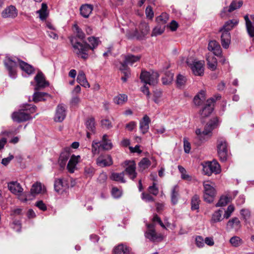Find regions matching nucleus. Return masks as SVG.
I'll list each match as a JSON object with an SVG mask.
<instances>
[{
  "label": "nucleus",
  "mask_w": 254,
  "mask_h": 254,
  "mask_svg": "<svg viewBox=\"0 0 254 254\" xmlns=\"http://www.w3.org/2000/svg\"><path fill=\"white\" fill-rule=\"evenodd\" d=\"M230 243L233 247H237L242 244L243 241L240 237L234 236L230 239Z\"/></svg>",
  "instance_id": "603ef678"
},
{
  "label": "nucleus",
  "mask_w": 254,
  "mask_h": 254,
  "mask_svg": "<svg viewBox=\"0 0 254 254\" xmlns=\"http://www.w3.org/2000/svg\"><path fill=\"white\" fill-rule=\"evenodd\" d=\"M147 227L148 229L145 233V236L147 239L151 241L154 242L160 238L154 229V225L153 224H147Z\"/></svg>",
  "instance_id": "a211bd4d"
},
{
  "label": "nucleus",
  "mask_w": 254,
  "mask_h": 254,
  "mask_svg": "<svg viewBox=\"0 0 254 254\" xmlns=\"http://www.w3.org/2000/svg\"><path fill=\"white\" fill-rule=\"evenodd\" d=\"M195 244L198 248H202L204 246V241L201 236H197L195 238Z\"/></svg>",
  "instance_id": "680f3d73"
},
{
  "label": "nucleus",
  "mask_w": 254,
  "mask_h": 254,
  "mask_svg": "<svg viewBox=\"0 0 254 254\" xmlns=\"http://www.w3.org/2000/svg\"><path fill=\"white\" fill-rule=\"evenodd\" d=\"M70 150V148L66 147L61 153L59 159V164L62 168L65 166L67 161L71 157Z\"/></svg>",
  "instance_id": "412c9836"
},
{
  "label": "nucleus",
  "mask_w": 254,
  "mask_h": 254,
  "mask_svg": "<svg viewBox=\"0 0 254 254\" xmlns=\"http://www.w3.org/2000/svg\"><path fill=\"white\" fill-rule=\"evenodd\" d=\"M230 201V197L227 195H222L220 197L218 202L216 204V207L225 206Z\"/></svg>",
  "instance_id": "c03bdc74"
},
{
  "label": "nucleus",
  "mask_w": 254,
  "mask_h": 254,
  "mask_svg": "<svg viewBox=\"0 0 254 254\" xmlns=\"http://www.w3.org/2000/svg\"><path fill=\"white\" fill-rule=\"evenodd\" d=\"M151 121L149 117L145 115L139 123V128L143 134L146 133L149 128V124Z\"/></svg>",
  "instance_id": "393cba45"
},
{
  "label": "nucleus",
  "mask_w": 254,
  "mask_h": 254,
  "mask_svg": "<svg viewBox=\"0 0 254 254\" xmlns=\"http://www.w3.org/2000/svg\"><path fill=\"white\" fill-rule=\"evenodd\" d=\"M166 25H161L157 23V25L153 29L152 36H156L161 35L165 30Z\"/></svg>",
  "instance_id": "79ce46f5"
},
{
  "label": "nucleus",
  "mask_w": 254,
  "mask_h": 254,
  "mask_svg": "<svg viewBox=\"0 0 254 254\" xmlns=\"http://www.w3.org/2000/svg\"><path fill=\"white\" fill-rule=\"evenodd\" d=\"M92 10L93 5L89 4L82 5L80 8L81 15L85 18L88 17Z\"/></svg>",
  "instance_id": "cd10ccee"
},
{
  "label": "nucleus",
  "mask_w": 254,
  "mask_h": 254,
  "mask_svg": "<svg viewBox=\"0 0 254 254\" xmlns=\"http://www.w3.org/2000/svg\"><path fill=\"white\" fill-rule=\"evenodd\" d=\"M179 187L178 186H175L172 190L171 193V201L172 203L175 205L178 202V196H179Z\"/></svg>",
  "instance_id": "58836bf2"
},
{
  "label": "nucleus",
  "mask_w": 254,
  "mask_h": 254,
  "mask_svg": "<svg viewBox=\"0 0 254 254\" xmlns=\"http://www.w3.org/2000/svg\"><path fill=\"white\" fill-rule=\"evenodd\" d=\"M206 61L208 67L210 70L213 71L216 69L217 60L216 58L208 55L207 56Z\"/></svg>",
  "instance_id": "2f4dec72"
},
{
  "label": "nucleus",
  "mask_w": 254,
  "mask_h": 254,
  "mask_svg": "<svg viewBox=\"0 0 254 254\" xmlns=\"http://www.w3.org/2000/svg\"><path fill=\"white\" fill-rule=\"evenodd\" d=\"M202 165L203 173L208 176L213 173L216 174L220 172V166L216 161L205 162Z\"/></svg>",
  "instance_id": "1a4fd4ad"
},
{
  "label": "nucleus",
  "mask_w": 254,
  "mask_h": 254,
  "mask_svg": "<svg viewBox=\"0 0 254 254\" xmlns=\"http://www.w3.org/2000/svg\"><path fill=\"white\" fill-rule=\"evenodd\" d=\"M64 186V183L62 179H58L55 180L54 183L55 190L57 192H59Z\"/></svg>",
  "instance_id": "864d4df0"
},
{
  "label": "nucleus",
  "mask_w": 254,
  "mask_h": 254,
  "mask_svg": "<svg viewBox=\"0 0 254 254\" xmlns=\"http://www.w3.org/2000/svg\"><path fill=\"white\" fill-rule=\"evenodd\" d=\"M141 198L146 202H153L154 201V198L150 194L145 192L142 193Z\"/></svg>",
  "instance_id": "4d7b16f0"
},
{
  "label": "nucleus",
  "mask_w": 254,
  "mask_h": 254,
  "mask_svg": "<svg viewBox=\"0 0 254 254\" xmlns=\"http://www.w3.org/2000/svg\"><path fill=\"white\" fill-rule=\"evenodd\" d=\"M124 175L125 173L124 172L120 173H113L112 174L110 178L113 181L125 183H126V180L124 179Z\"/></svg>",
  "instance_id": "e433bc0d"
},
{
  "label": "nucleus",
  "mask_w": 254,
  "mask_h": 254,
  "mask_svg": "<svg viewBox=\"0 0 254 254\" xmlns=\"http://www.w3.org/2000/svg\"><path fill=\"white\" fill-rule=\"evenodd\" d=\"M35 80L36 82V85L35 87L36 90H38L40 88H44L49 86L48 82L45 80L44 76L41 72L37 73L35 77Z\"/></svg>",
  "instance_id": "f3484780"
},
{
  "label": "nucleus",
  "mask_w": 254,
  "mask_h": 254,
  "mask_svg": "<svg viewBox=\"0 0 254 254\" xmlns=\"http://www.w3.org/2000/svg\"><path fill=\"white\" fill-rule=\"evenodd\" d=\"M86 126L87 128L93 132H94L95 130V119L93 117H91L89 118L86 122Z\"/></svg>",
  "instance_id": "37998d69"
},
{
  "label": "nucleus",
  "mask_w": 254,
  "mask_h": 254,
  "mask_svg": "<svg viewBox=\"0 0 254 254\" xmlns=\"http://www.w3.org/2000/svg\"><path fill=\"white\" fill-rule=\"evenodd\" d=\"M168 18V15L166 13H163L156 18V21L159 24L166 25V23L167 22Z\"/></svg>",
  "instance_id": "09e8293b"
},
{
  "label": "nucleus",
  "mask_w": 254,
  "mask_h": 254,
  "mask_svg": "<svg viewBox=\"0 0 254 254\" xmlns=\"http://www.w3.org/2000/svg\"><path fill=\"white\" fill-rule=\"evenodd\" d=\"M208 49L209 51L212 52L216 56H221L222 49L220 44L216 41H210L208 43Z\"/></svg>",
  "instance_id": "aec40b11"
},
{
  "label": "nucleus",
  "mask_w": 254,
  "mask_h": 254,
  "mask_svg": "<svg viewBox=\"0 0 254 254\" xmlns=\"http://www.w3.org/2000/svg\"><path fill=\"white\" fill-rule=\"evenodd\" d=\"M184 147L185 152L189 153L190 150V144L186 138H184Z\"/></svg>",
  "instance_id": "69168bd1"
},
{
  "label": "nucleus",
  "mask_w": 254,
  "mask_h": 254,
  "mask_svg": "<svg viewBox=\"0 0 254 254\" xmlns=\"http://www.w3.org/2000/svg\"><path fill=\"white\" fill-rule=\"evenodd\" d=\"M96 163L100 167H106L112 164V157L109 155H101L96 160Z\"/></svg>",
  "instance_id": "6ab92c4d"
},
{
  "label": "nucleus",
  "mask_w": 254,
  "mask_h": 254,
  "mask_svg": "<svg viewBox=\"0 0 254 254\" xmlns=\"http://www.w3.org/2000/svg\"><path fill=\"white\" fill-rule=\"evenodd\" d=\"M243 5V1H239L237 2L236 1L233 0L230 4L229 7H225L223 8L222 11L221 13V15L222 17L225 16L227 14V12H231L239 8Z\"/></svg>",
  "instance_id": "4be33fe9"
},
{
  "label": "nucleus",
  "mask_w": 254,
  "mask_h": 254,
  "mask_svg": "<svg viewBox=\"0 0 254 254\" xmlns=\"http://www.w3.org/2000/svg\"><path fill=\"white\" fill-rule=\"evenodd\" d=\"M241 214L245 221L248 220L251 216L250 211L248 209H243L241 210Z\"/></svg>",
  "instance_id": "e2e57ef3"
},
{
  "label": "nucleus",
  "mask_w": 254,
  "mask_h": 254,
  "mask_svg": "<svg viewBox=\"0 0 254 254\" xmlns=\"http://www.w3.org/2000/svg\"><path fill=\"white\" fill-rule=\"evenodd\" d=\"M1 14L4 18H14L17 16L18 11L14 6L11 5L4 8Z\"/></svg>",
  "instance_id": "dca6fc26"
},
{
  "label": "nucleus",
  "mask_w": 254,
  "mask_h": 254,
  "mask_svg": "<svg viewBox=\"0 0 254 254\" xmlns=\"http://www.w3.org/2000/svg\"><path fill=\"white\" fill-rule=\"evenodd\" d=\"M35 106L24 104L20 110L12 113L11 115L12 119L14 122L17 123L27 121L31 119L30 114L35 112Z\"/></svg>",
  "instance_id": "20e7f679"
},
{
  "label": "nucleus",
  "mask_w": 254,
  "mask_h": 254,
  "mask_svg": "<svg viewBox=\"0 0 254 254\" xmlns=\"http://www.w3.org/2000/svg\"><path fill=\"white\" fill-rule=\"evenodd\" d=\"M246 21V25L247 32L251 37H254V27L249 18L248 15H246L244 16Z\"/></svg>",
  "instance_id": "72a5a7b5"
},
{
  "label": "nucleus",
  "mask_w": 254,
  "mask_h": 254,
  "mask_svg": "<svg viewBox=\"0 0 254 254\" xmlns=\"http://www.w3.org/2000/svg\"><path fill=\"white\" fill-rule=\"evenodd\" d=\"M187 64L190 67L193 74L195 75L202 76L203 75V61H193L192 64H189V62H187Z\"/></svg>",
  "instance_id": "ddd939ff"
},
{
  "label": "nucleus",
  "mask_w": 254,
  "mask_h": 254,
  "mask_svg": "<svg viewBox=\"0 0 254 254\" xmlns=\"http://www.w3.org/2000/svg\"><path fill=\"white\" fill-rule=\"evenodd\" d=\"M139 30L140 31L141 34H139L138 32L136 30L134 32V37H136L137 39H141L142 37H144L146 35L149 31L150 28L148 24L143 22H141L139 26Z\"/></svg>",
  "instance_id": "b1692460"
},
{
  "label": "nucleus",
  "mask_w": 254,
  "mask_h": 254,
  "mask_svg": "<svg viewBox=\"0 0 254 254\" xmlns=\"http://www.w3.org/2000/svg\"><path fill=\"white\" fill-rule=\"evenodd\" d=\"M89 44L86 42L84 44L78 42H74V38L70 39V42L74 49V52L79 57L83 59H86L88 57V51L89 50H94L100 44V41L99 38L90 37L88 38Z\"/></svg>",
  "instance_id": "f257e3e1"
},
{
  "label": "nucleus",
  "mask_w": 254,
  "mask_h": 254,
  "mask_svg": "<svg viewBox=\"0 0 254 254\" xmlns=\"http://www.w3.org/2000/svg\"><path fill=\"white\" fill-rule=\"evenodd\" d=\"M94 173L95 169L93 167L91 166H88L85 167L84 173L87 177H91L92 176H93Z\"/></svg>",
  "instance_id": "5fc2aeb1"
},
{
  "label": "nucleus",
  "mask_w": 254,
  "mask_h": 254,
  "mask_svg": "<svg viewBox=\"0 0 254 254\" xmlns=\"http://www.w3.org/2000/svg\"><path fill=\"white\" fill-rule=\"evenodd\" d=\"M219 125L218 119L217 117L211 119L205 125L204 130L201 131L200 128L195 130L197 139L199 140L197 145H199L202 142L207 140L212 136V130L218 127Z\"/></svg>",
  "instance_id": "f03ea898"
},
{
  "label": "nucleus",
  "mask_w": 254,
  "mask_h": 254,
  "mask_svg": "<svg viewBox=\"0 0 254 254\" xmlns=\"http://www.w3.org/2000/svg\"><path fill=\"white\" fill-rule=\"evenodd\" d=\"M80 99L78 96H73L70 101V105L72 107H76L80 103Z\"/></svg>",
  "instance_id": "338daca9"
},
{
  "label": "nucleus",
  "mask_w": 254,
  "mask_h": 254,
  "mask_svg": "<svg viewBox=\"0 0 254 254\" xmlns=\"http://www.w3.org/2000/svg\"><path fill=\"white\" fill-rule=\"evenodd\" d=\"M223 213V210L220 209L215 211L212 214L211 222V223H217L222 220L223 218L222 217Z\"/></svg>",
  "instance_id": "c9c22d12"
},
{
  "label": "nucleus",
  "mask_w": 254,
  "mask_h": 254,
  "mask_svg": "<svg viewBox=\"0 0 254 254\" xmlns=\"http://www.w3.org/2000/svg\"><path fill=\"white\" fill-rule=\"evenodd\" d=\"M203 198L204 201L209 203L212 202L216 194L215 189L206 182L203 183Z\"/></svg>",
  "instance_id": "9b49d317"
},
{
  "label": "nucleus",
  "mask_w": 254,
  "mask_h": 254,
  "mask_svg": "<svg viewBox=\"0 0 254 254\" xmlns=\"http://www.w3.org/2000/svg\"><path fill=\"white\" fill-rule=\"evenodd\" d=\"M112 195L115 198H118L122 195V191L116 187H113L112 190Z\"/></svg>",
  "instance_id": "bf43d9fd"
},
{
  "label": "nucleus",
  "mask_w": 254,
  "mask_h": 254,
  "mask_svg": "<svg viewBox=\"0 0 254 254\" xmlns=\"http://www.w3.org/2000/svg\"><path fill=\"white\" fill-rule=\"evenodd\" d=\"M205 100V92L201 90L193 99V102L195 105H200Z\"/></svg>",
  "instance_id": "f704fd0d"
},
{
  "label": "nucleus",
  "mask_w": 254,
  "mask_h": 254,
  "mask_svg": "<svg viewBox=\"0 0 254 254\" xmlns=\"http://www.w3.org/2000/svg\"><path fill=\"white\" fill-rule=\"evenodd\" d=\"M186 81L187 78L186 77L181 74H179L177 76L176 80L177 87L180 88H183L186 84Z\"/></svg>",
  "instance_id": "de8ad7c7"
},
{
  "label": "nucleus",
  "mask_w": 254,
  "mask_h": 254,
  "mask_svg": "<svg viewBox=\"0 0 254 254\" xmlns=\"http://www.w3.org/2000/svg\"><path fill=\"white\" fill-rule=\"evenodd\" d=\"M217 152L221 161L224 162L227 159L228 148L227 143L223 138L218 139L217 140Z\"/></svg>",
  "instance_id": "9d476101"
},
{
  "label": "nucleus",
  "mask_w": 254,
  "mask_h": 254,
  "mask_svg": "<svg viewBox=\"0 0 254 254\" xmlns=\"http://www.w3.org/2000/svg\"><path fill=\"white\" fill-rule=\"evenodd\" d=\"M150 165L151 162L147 158H143L138 164L139 168L142 170L147 169Z\"/></svg>",
  "instance_id": "3c124183"
},
{
  "label": "nucleus",
  "mask_w": 254,
  "mask_h": 254,
  "mask_svg": "<svg viewBox=\"0 0 254 254\" xmlns=\"http://www.w3.org/2000/svg\"><path fill=\"white\" fill-rule=\"evenodd\" d=\"M77 81L80 85L85 88L90 87L89 84L86 79L85 74L83 71H80L79 72L77 77Z\"/></svg>",
  "instance_id": "7c9ffc66"
},
{
  "label": "nucleus",
  "mask_w": 254,
  "mask_h": 254,
  "mask_svg": "<svg viewBox=\"0 0 254 254\" xmlns=\"http://www.w3.org/2000/svg\"><path fill=\"white\" fill-rule=\"evenodd\" d=\"M141 58L139 55L134 56L131 54H128L125 56V60L124 62L121 63V66L119 68L124 76L122 77L121 79L123 82H126L127 79L130 75V72L127 65H132L135 63L138 62Z\"/></svg>",
  "instance_id": "39448f33"
},
{
  "label": "nucleus",
  "mask_w": 254,
  "mask_h": 254,
  "mask_svg": "<svg viewBox=\"0 0 254 254\" xmlns=\"http://www.w3.org/2000/svg\"><path fill=\"white\" fill-rule=\"evenodd\" d=\"M200 202V200L199 196L197 194L194 195L191 200V209L193 210H198Z\"/></svg>",
  "instance_id": "4c0bfd02"
},
{
  "label": "nucleus",
  "mask_w": 254,
  "mask_h": 254,
  "mask_svg": "<svg viewBox=\"0 0 254 254\" xmlns=\"http://www.w3.org/2000/svg\"><path fill=\"white\" fill-rule=\"evenodd\" d=\"M101 125L103 127L109 129L112 127L111 122L108 119H104L101 121Z\"/></svg>",
  "instance_id": "0e129e2a"
},
{
  "label": "nucleus",
  "mask_w": 254,
  "mask_h": 254,
  "mask_svg": "<svg viewBox=\"0 0 254 254\" xmlns=\"http://www.w3.org/2000/svg\"><path fill=\"white\" fill-rule=\"evenodd\" d=\"M148 191L149 193L154 195H157L159 192V190L158 188L156 186V184L153 183V185L149 186L148 187Z\"/></svg>",
  "instance_id": "13d9d810"
},
{
  "label": "nucleus",
  "mask_w": 254,
  "mask_h": 254,
  "mask_svg": "<svg viewBox=\"0 0 254 254\" xmlns=\"http://www.w3.org/2000/svg\"><path fill=\"white\" fill-rule=\"evenodd\" d=\"M159 73L156 71H142L140 78L142 82L150 85H155L158 83Z\"/></svg>",
  "instance_id": "6e6552de"
},
{
  "label": "nucleus",
  "mask_w": 254,
  "mask_h": 254,
  "mask_svg": "<svg viewBox=\"0 0 254 254\" xmlns=\"http://www.w3.org/2000/svg\"><path fill=\"white\" fill-rule=\"evenodd\" d=\"M127 100V96L125 94H119L114 99V102L118 105H122L126 102Z\"/></svg>",
  "instance_id": "a19ab883"
},
{
  "label": "nucleus",
  "mask_w": 254,
  "mask_h": 254,
  "mask_svg": "<svg viewBox=\"0 0 254 254\" xmlns=\"http://www.w3.org/2000/svg\"><path fill=\"white\" fill-rule=\"evenodd\" d=\"M39 13V17L42 20H44L48 16L47 5L46 4L43 3L42 4L41 8L38 11Z\"/></svg>",
  "instance_id": "ea45409f"
},
{
  "label": "nucleus",
  "mask_w": 254,
  "mask_h": 254,
  "mask_svg": "<svg viewBox=\"0 0 254 254\" xmlns=\"http://www.w3.org/2000/svg\"><path fill=\"white\" fill-rule=\"evenodd\" d=\"M18 60H20L8 56H5L3 60L4 66L11 78L14 79L17 76V68L19 64Z\"/></svg>",
  "instance_id": "423d86ee"
},
{
  "label": "nucleus",
  "mask_w": 254,
  "mask_h": 254,
  "mask_svg": "<svg viewBox=\"0 0 254 254\" xmlns=\"http://www.w3.org/2000/svg\"><path fill=\"white\" fill-rule=\"evenodd\" d=\"M241 227V223L239 219L237 218H233L227 223V228L228 229H234L235 230H239Z\"/></svg>",
  "instance_id": "c85d7f7f"
},
{
  "label": "nucleus",
  "mask_w": 254,
  "mask_h": 254,
  "mask_svg": "<svg viewBox=\"0 0 254 254\" xmlns=\"http://www.w3.org/2000/svg\"><path fill=\"white\" fill-rule=\"evenodd\" d=\"M73 26L76 37L82 41L84 40L85 38V35L81 29L76 24H74Z\"/></svg>",
  "instance_id": "a18cd8bd"
},
{
  "label": "nucleus",
  "mask_w": 254,
  "mask_h": 254,
  "mask_svg": "<svg viewBox=\"0 0 254 254\" xmlns=\"http://www.w3.org/2000/svg\"><path fill=\"white\" fill-rule=\"evenodd\" d=\"M129 248L123 244L118 245L114 249V254H129Z\"/></svg>",
  "instance_id": "bb28decb"
},
{
  "label": "nucleus",
  "mask_w": 254,
  "mask_h": 254,
  "mask_svg": "<svg viewBox=\"0 0 254 254\" xmlns=\"http://www.w3.org/2000/svg\"><path fill=\"white\" fill-rule=\"evenodd\" d=\"M100 142L101 148L104 150H110L113 147L111 141L108 138L107 134H104L103 136L102 141Z\"/></svg>",
  "instance_id": "473e14b6"
},
{
  "label": "nucleus",
  "mask_w": 254,
  "mask_h": 254,
  "mask_svg": "<svg viewBox=\"0 0 254 254\" xmlns=\"http://www.w3.org/2000/svg\"><path fill=\"white\" fill-rule=\"evenodd\" d=\"M66 108L64 104H59L57 107L54 120L56 122H61L65 118Z\"/></svg>",
  "instance_id": "2eb2a0df"
},
{
  "label": "nucleus",
  "mask_w": 254,
  "mask_h": 254,
  "mask_svg": "<svg viewBox=\"0 0 254 254\" xmlns=\"http://www.w3.org/2000/svg\"><path fill=\"white\" fill-rule=\"evenodd\" d=\"M234 210V206L232 205H230L227 207V210L225 212L224 217L228 219L231 215L232 213Z\"/></svg>",
  "instance_id": "052dcab7"
},
{
  "label": "nucleus",
  "mask_w": 254,
  "mask_h": 254,
  "mask_svg": "<svg viewBox=\"0 0 254 254\" xmlns=\"http://www.w3.org/2000/svg\"><path fill=\"white\" fill-rule=\"evenodd\" d=\"M173 78V75L169 73L166 75V76L163 77L162 78V83L164 85H167L169 84L172 81Z\"/></svg>",
  "instance_id": "6e6d98bb"
},
{
  "label": "nucleus",
  "mask_w": 254,
  "mask_h": 254,
  "mask_svg": "<svg viewBox=\"0 0 254 254\" xmlns=\"http://www.w3.org/2000/svg\"><path fill=\"white\" fill-rule=\"evenodd\" d=\"M123 166L126 167L125 171L126 174L131 180H134L137 176V173L135 171L136 165L134 161L127 160L123 163Z\"/></svg>",
  "instance_id": "f8f14e48"
},
{
  "label": "nucleus",
  "mask_w": 254,
  "mask_h": 254,
  "mask_svg": "<svg viewBox=\"0 0 254 254\" xmlns=\"http://www.w3.org/2000/svg\"><path fill=\"white\" fill-rule=\"evenodd\" d=\"M80 156L72 155L67 163L66 168L69 172L73 173L76 168V165L79 162Z\"/></svg>",
  "instance_id": "5701e85b"
},
{
  "label": "nucleus",
  "mask_w": 254,
  "mask_h": 254,
  "mask_svg": "<svg viewBox=\"0 0 254 254\" xmlns=\"http://www.w3.org/2000/svg\"><path fill=\"white\" fill-rule=\"evenodd\" d=\"M100 141L94 140L92 143V153L95 155L99 153L100 148H101Z\"/></svg>",
  "instance_id": "8fccbe9b"
},
{
  "label": "nucleus",
  "mask_w": 254,
  "mask_h": 254,
  "mask_svg": "<svg viewBox=\"0 0 254 254\" xmlns=\"http://www.w3.org/2000/svg\"><path fill=\"white\" fill-rule=\"evenodd\" d=\"M215 100L213 98H210L207 100L206 105L200 111V114L201 118H204L209 116L213 110L214 103Z\"/></svg>",
  "instance_id": "4468645a"
},
{
  "label": "nucleus",
  "mask_w": 254,
  "mask_h": 254,
  "mask_svg": "<svg viewBox=\"0 0 254 254\" xmlns=\"http://www.w3.org/2000/svg\"><path fill=\"white\" fill-rule=\"evenodd\" d=\"M45 191L44 186L43 187L41 183L36 182L32 185L30 190V194L33 196H35L39 193H43Z\"/></svg>",
  "instance_id": "a878e982"
},
{
  "label": "nucleus",
  "mask_w": 254,
  "mask_h": 254,
  "mask_svg": "<svg viewBox=\"0 0 254 254\" xmlns=\"http://www.w3.org/2000/svg\"><path fill=\"white\" fill-rule=\"evenodd\" d=\"M238 23L236 19L229 20L226 21L224 25L219 30L221 32V42L224 49H228L231 42V35L230 31Z\"/></svg>",
  "instance_id": "7ed1b4c3"
},
{
  "label": "nucleus",
  "mask_w": 254,
  "mask_h": 254,
  "mask_svg": "<svg viewBox=\"0 0 254 254\" xmlns=\"http://www.w3.org/2000/svg\"><path fill=\"white\" fill-rule=\"evenodd\" d=\"M35 205L41 210L45 211L47 210V206L42 200L37 201Z\"/></svg>",
  "instance_id": "774afa93"
},
{
  "label": "nucleus",
  "mask_w": 254,
  "mask_h": 254,
  "mask_svg": "<svg viewBox=\"0 0 254 254\" xmlns=\"http://www.w3.org/2000/svg\"><path fill=\"white\" fill-rule=\"evenodd\" d=\"M8 190L13 194L18 196L19 199L23 202L27 201L30 199L29 195L30 194H26L22 193L23 189L21 185L17 181H12L7 184Z\"/></svg>",
  "instance_id": "0eeeda50"
},
{
  "label": "nucleus",
  "mask_w": 254,
  "mask_h": 254,
  "mask_svg": "<svg viewBox=\"0 0 254 254\" xmlns=\"http://www.w3.org/2000/svg\"><path fill=\"white\" fill-rule=\"evenodd\" d=\"M48 96V94L45 92H35L33 94V100L35 102H38L45 100V96Z\"/></svg>",
  "instance_id": "49530a36"
},
{
  "label": "nucleus",
  "mask_w": 254,
  "mask_h": 254,
  "mask_svg": "<svg viewBox=\"0 0 254 254\" xmlns=\"http://www.w3.org/2000/svg\"><path fill=\"white\" fill-rule=\"evenodd\" d=\"M20 68L28 74L33 73L34 69L32 66L21 60H18Z\"/></svg>",
  "instance_id": "c756f323"
}]
</instances>
